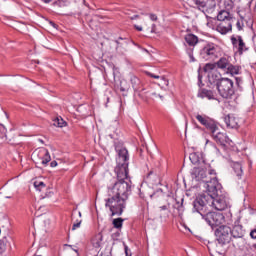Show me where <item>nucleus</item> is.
Returning a JSON list of instances; mask_svg holds the SVG:
<instances>
[{
	"mask_svg": "<svg viewBox=\"0 0 256 256\" xmlns=\"http://www.w3.org/2000/svg\"><path fill=\"white\" fill-rule=\"evenodd\" d=\"M38 155L42 158V165H47L49 161H51V156L49 155V151L45 148H42L39 152Z\"/></svg>",
	"mask_w": 256,
	"mask_h": 256,
	"instance_id": "obj_18",
	"label": "nucleus"
},
{
	"mask_svg": "<svg viewBox=\"0 0 256 256\" xmlns=\"http://www.w3.org/2000/svg\"><path fill=\"white\" fill-rule=\"evenodd\" d=\"M7 137V135H5V134H0V139H2V141H5V138Z\"/></svg>",
	"mask_w": 256,
	"mask_h": 256,
	"instance_id": "obj_48",
	"label": "nucleus"
},
{
	"mask_svg": "<svg viewBox=\"0 0 256 256\" xmlns=\"http://www.w3.org/2000/svg\"><path fill=\"white\" fill-rule=\"evenodd\" d=\"M208 175L212 176L209 179L204 180L206 192L202 193V195H211L212 197L221 193V184L219 183V180H217V172L215 169H209Z\"/></svg>",
	"mask_w": 256,
	"mask_h": 256,
	"instance_id": "obj_5",
	"label": "nucleus"
},
{
	"mask_svg": "<svg viewBox=\"0 0 256 256\" xmlns=\"http://www.w3.org/2000/svg\"><path fill=\"white\" fill-rule=\"evenodd\" d=\"M200 57L204 61H215L221 55V47L213 42H206L199 52Z\"/></svg>",
	"mask_w": 256,
	"mask_h": 256,
	"instance_id": "obj_4",
	"label": "nucleus"
},
{
	"mask_svg": "<svg viewBox=\"0 0 256 256\" xmlns=\"http://www.w3.org/2000/svg\"><path fill=\"white\" fill-rule=\"evenodd\" d=\"M212 139L223 149H227L229 145H231V139H229V136L225 132H221V129H219V126L215 128L211 132Z\"/></svg>",
	"mask_w": 256,
	"mask_h": 256,
	"instance_id": "obj_9",
	"label": "nucleus"
},
{
	"mask_svg": "<svg viewBox=\"0 0 256 256\" xmlns=\"http://www.w3.org/2000/svg\"><path fill=\"white\" fill-rule=\"evenodd\" d=\"M194 211L199 213L203 219H205L206 223L210 225V227H219V225H223L225 223V216L221 212H211L209 208H206L205 212H201V207H195Z\"/></svg>",
	"mask_w": 256,
	"mask_h": 256,
	"instance_id": "obj_3",
	"label": "nucleus"
},
{
	"mask_svg": "<svg viewBox=\"0 0 256 256\" xmlns=\"http://www.w3.org/2000/svg\"><path fill=\"white\" fill-rule=\"evenodd\" d=\"M71 3V0H56L53 2L54 7H67Z\"/></svg>",
	"mask_w": 256,
	"mask_h": 256,
	"instance_id": "obj_28",
	"label": "nucleus"
},
{
	"mask_svg": "<svg viewBox=\"0 0 256 256\" xmlns=\"http://www.w3.org/2000/svg\"><path fill=\"white\" fill-rule=\"evenodd\" d=\"M224 123H226V127L228 129H237L239 127V122H237V118L227 115L224 117Z\"/></svg>",
	"mask_w": 256,
	"mask_h": 256,
	"instance_id": "obj_16",
	"label": "nucleus"
},
{
	"mask_svg": "<svg viewBox=\"0 0 256 256\" xmlns=\"http://www.w3.org/2000/svg\"><path fill=\"white\" fill-rule=\"evenodd\" d=\"M131 13H133V11L131 10L126 11V14L128 15L129 19H131L132 21L135 19H139V15L137 14L131 15Z\"/></svg>",
	"mask_w": 256,
	"mask_h": 256,
	"instance_id": "obj_35",
	"label": "nucleus"
},
{
	"mask_svg": "<svg viewBox=\"0 0 256 256\" xmlns=\"http://www.w3.org/2000/svg\"><path fill=\"white\" fill-rule=\"evenodd\" d=\"M92 245L95 249H99L103 245V234L99 233L92 239Z\"/></svg>",
	"mask_w": 256,
	"mask_h": 256,
	"instance_id": "obj_22",
	"label": "nucleus"
},
{
	"mask_svg": "<svg viewBox=\"0 0 256 256\" xmlns=\"http://www.w3.org/2000/svg\"><path fill=\"white\" fill-rule=\"evenodd\" d=\"M120 91H121L122 93H125V91H129V88H125V87H123V86H120Z\"/></svg>",
	"mask_w": 256,
	"mask_h": 256,
	"instance_id": "obj_44",
	"label": "nucleus"
},
{
	"mask_svg": "<svg viewBox=\"0 0 256 256\" xmlns=\"http://www.w3.org/2000/svg\"><path fill=\"white\" fill-rule=\"evenodd\" d=\"M51 25H52L53 27H55V23L51 22Z\"/></svg>",
	"mask_w": 256,
	"mask_h": 256,
	"instance_id": "obj_53",
	"label": "nucleus"
},
{
	"mask_svg": "<svg viewBox=\"0 0 256 256\" xmlns=\"http://www.w3.org/2000/svg\"><path fill=\"white\" fill-rule=\"evenodd\" d=\"M147 75H149V77H152L153 79H160V77H161L160 75H155L151 72H148Z\"/></svg>",
	"mask_w": 256,
	"mask_h": 256,
	"instance_id": "obj_40",
	"label": "nucleus"
},
{
	"mask_svg": "<svg viewBox=\"0 0 256 256\" xmlns=\"http://www.w3.org/2000/svg\"><path fill=\"white\" fill-rule=\"evenodd\" d=\"M144 51H145L146 53H149V51H147V49H144Z\"/></svg>",
	"mask_w": 256,
	"mask_h": 256,
	"instance_id": "obj_55",
	"label": "nucleus"
},
{
	"mask_svg": "<svg viewBox=\"0 0 256 256\" xmlns=\"http://www.w3.org/2000/svg\"><path fill=\"white\" fill-rule=\"evenodd\" d=\"M152 27H155V24H153Z\"/></svg>",
	"mask_w": 256,
	"mask_h": 256,
	"instance_id": "obj_59",
	"label": "nucleus"
},
{
	"mask_svg": "<svg viewBox=\"0 0 256 256\" xmlns=\"http://www.w3.org/2000/svg\"><path fill=\"white\" fill-rule=\"evenodd\" d=\"M79 217H81V212H79Z\"/></svg>",
	"mask_w": 256,
	"mask_h": 256,
	"instance_id": "obj_58",
	"label": "nucleus"
},
{
	"mask_svg": "<svg viewBox=\"0 0 256 256\" xmlns=\"http://www.w3.org/2000/svg\"><path fill=\"white\" fill-rule=\"evenodd\" d=\"M81 223V220H77L72 226V231H75V229H79L81 227Z\"/></svg>",
	"mask_w": 256,
	"mask_h": 256,
	"instance_id": "obj_36",
	"label": "nucleus"
},
{
	"mask_svg": "<svg viewBox=\"0 0 256 256\" xmlns=\"http://www.w3.org/2000/svg\"><path fill=\"white\" fill-rule=\"evenodd\" d=\"M221 74H219L218 72H212L211 74L208 75V80L209 83H211L213 85V83H217L218 81H221Z\"/></svg>",
	"mask_w": 256,
	"mask_h": 256,
	"instance_id": "obj_23",
	"label": "nucleus"
},
{
	"mask_svg": "<svg viewBox=\"0 0 256 256\" xmlns=\"http://www.w3.org/2000/svg\"><path fill=\"white\" fill-rule=\"evenodd\" d=\"M231 43L233 45V49L237 51L239 55H243L245 51H249V48H247V45L245 44V41H243V37L241 36H232Z\"/></svg>",
	"mask_w": 256,
	"mask_h": 256,
	"instance_id": "obj_10",
	"label": "nucleus"
},
{
	"mask_svg": "<svg viewBox=\"0 0 256 256\" xmlns=\"http://www.w3.org/2000/svg\"><path fill=\"white\" fill-rule=\"evenodd\" d=\"M186 53L190 57V63H195V57L193 56V48H187Z\"/></svg>",
	"mask_w": 256,
	"mask_h": 256,
	"instance_id": "obj_34",
	"label": "nucleus"
},
{
	"mask_svg": "<svg viewBox=\"0 0 256 256\" xmlns=\"http://www.w3.org/2000/svg\"><path fill=\"white\" fill-rule=\"evenodd\" d=\"M189 159L193 165H197V163L201 161V157H199V154L197 153H191Z\"/></svg>",
	"mask_w": 256,
	"mask_h": 256,
	"instance_id": "obj_30",
	"label": "nucleus"
},
{
	"mask_svg": "<svg viewBox=\"0 0 256 256\" xmlns=\"http://www.w3.org/2000/svg\"><path fill=\"white\" fill-rule=\"evenodd\" d=\"M130 83H131L134 91H141V89H142L141 80L139 78H137V76L131 75Z\"/></svg>",
	"mask_w": 256,
	"mask_h": 256,
	"instance_id": "obj_19",
	"label": "nucleus"
},
{
	"mask_svg": "<svg viewBox=\"0 0 256 256\" xmlns=\"http://www.w3.org/2000/svg\"><path fill=\"white\" fill-rule=\"evenodd\" d=\"M50 167H57V161H52L50 163Z\"/></svg>",
	"mask_w": 256,
	"mask_h": 256,
	"instance_id": "obj_45",
	"label": "nucleus"
},
{
	"mask_svg": "<svg viewBox=\"0 0 256 256\" xmlns=\"http://www.w3.org/2000/svg\"><path fill=\"white\" fill-rule=\"evenodd\" d=\"M167 209H169V206L167 205L160 206V211H167Z\"/></svg>",
	"mask_w": 256,
	"mask_h": 256,
	"instance_id": "obj_43",
	"label": "nucleus"
},
{
	"mask_svg": "<svg viewBox=\"0 0 256 256\" xmlns=\"http://www.w3.org/2000/svg\"><path fill=\"white\" fill-rule=\"evenodd\" d=\"M150 19H151V21H157V15L150 14Z\"/></svg>",
	"mask_w": 256,
	"mask_h": 256,
	"instance_id": "obj_42",
	"label": "nucleus"
},
{
	"mask_svg": "<svg viewBox=\"0 0 256 256\" xmlns=\"http://www.w3.org/2000/svg\"><path fill=\"white\" fill-rule=\"evenodd\" d=\"M195 119L198 121V123H200L202 125V127H204V129H206V131H208L209 135L213 131H215V129H217V127L219 126L217 121H215V119L207 116V114L196 113Z\"/></svg>",
	"mask_w": 256,
	"mask_h": 256,
	"instance_id": "obj_7",
	"label": "nucleus"
},
{
	"mask_svg": "<svg viewBox=\"0 0 256 256\" xmlns=\"http://www.w3.org/2000/svg\"><path fill=\"white\" fill-rule=\"evenodd\" d=\"M250 237L251 239H256V229L251 230Z\"/></svg>",
	"mask_w": 256,
	"mask_h": 256,
	"instance_id": "obj_41",
	"label": "nucleus"
},
{
	"mask_svg": "<svg viewBox=\"0 0 256 256\" xmlns=\"http://www.w3.org/2000/svg\"><path fill=\"white\" fill-rule=\"evenodd\" d=\"M121 41H123V37H119L117 40H115V43L117 45L116 49H119V47H123V43H121Z\"/></svg>",
	"mask_w": 256,
	"mask_h": 256,
	"instance_id": "obj_37",
	"label": "nucleus"
},
{
	"mask_svg": "<svg viewBox=\"0 0 256 256\" xmlns=\"http://www.w3.org/2000/svg\"><path fill=\"white\" fill-rule=\"evenodd\" d=\"M162 79H163V81H164V84H165V85H168L169 82H168L167 80H165V78H163V77H162Z\"/></svg>",
	"mask_w": 256,
	"mask_h": 256,
	"instance_id": "obj_52",
	"label": "nucleus"
},
{
	"mask_svg": "<svg viewBox=\"0 0 256 256\" xmlns=\"http://www.w3.org/2000/svg\"><path fill=\"white\" fill-rule=\"evenodd\" d=\"M35 155H37V152H34V157H35Z\"/></svg>",
	"mask_w": 256,
	"mask_h": 256,
	"instance_id": "obj_57",
	"label": "nucleus"
},
{
	"mask_svg": "<svg viewBox=\"0 0 256 256\" xmlns=\"http://www.w3.org/2000/svg\"><path fill=\"white\" fill-rule=\"evenodd\" d=\"M216 241H218L219 245H227V243H231V228L229 226H219L215 230Z\"/></svg>",
	"mask_w": 256,
	"mask_h": 256,
	"instance_id": "obj_8",
	"label": "nucleus"
},
{
	"mask_svg": "<svg viewBox=\"0 0 256 256\" xmlns=\"http://www.w3.org/2000/svg\"><path fill=\"white\" fill-rule=\"evenodd\" d=\"M254 249H256V243L253 245Z\"/></svg>",
	"mask_w": 256,
	"mask_h": 256,
	"instance_id": "obj_56",
	"label": "nucleus"
},
{
	"mask_svg": "<svg viewBox=\"0 0 256 256\" xmlns=\"http://www.w3.org/2000/svg\"><path fill=\"white\" fill-rule=\"evenodd\" d=\"M230 235L234 239H241L245 235V230H243V226L235 222L232 229L230 228Z\"/></svg>",
	"mask_w": 256,
	"mask_h": 256,
	"instance_id": "obj_15",
	"label": "nucleus"
},
{
	"mask_svg": "<svg viewBox=\"0 0 256 256\" xmlns=\"http://www.w3.org/2000/svg\"><path fill=\"white\" fill-rule=\"evenodd\" d=\"M222 5L225 9L224 11H227L228 13L235 7L233 0H222Z\"/></svg>",
	"mask_w": 256,
	"mask_h": 256,
	"instance_id": "obj_24",
	"label": "nucleus"
},
{
	"mask_svg": "<svg viewBox=\"0 0 256 256\" xmlns=\"http://www.w3.org/2000/svg\"><path fill=\"white\" fill-rule=\"evenodd\" d=\"M215 67H217L216 63H207L204 66V71H205V73H209V71H213V69H215Z\"/></svg>",
	"mask_w": 256,
	"mask_h": 256,
	"instance_id": "obj_33",
	"label": "nucleus"
},
{
	"mask_svg": "<svg viewBox=\"0 0 256 256\" xmlns=\"http://www.w3.org/2000/svg\"><path fill=\"white\" fill-rule=\"evenodd\" d=\"M217 91L222 99H234L235 89L233 88V80L229 78H221L216 82Z\"/></svg>",
	"mask_w": 256,
	"mask_h": 256,
	"instance_id": "obj_6",
	"label": "nucleus"
},
{
	"mask_svg": "<svg viewBox=\"0 0 256 256\" xmlns=\"http://www.w3.org/2000/svg\"><path fill=\"white\" fill-rule=\"evenodd\" d=\"M6 199H11V196H7Z\"/></svg>",
	"mask_w": 256,
	"mask_h": 256,
	"instance_id": "obj_54",
	"label": "nucleus"
},
{
	"mask_svg": "<svg viewBox=\"0 0 256 256\" xmlns=\"http://www.w3.org/2000/svg\"><path fill=\"white\" fill-rule=\"evenodd\" d=\"M197 97H199L200 99H208L209 101H218L217 99V93H215L212 90H207L205 88H202L198 91Z\"/></svg>",
	"mask_w": 256,
	"mask_h": 256,
	"instance_id": "obj_14",
	"label": "nucleus"
},
{
	"mask_svg": "<svg viewBox=\"0 0 256 256\" xmlns=\"http://www.w3.org/2000/svg\"><path fill=\"white\" fill-rule=\"evenodd\" d=\"M129 151L126 148L118 150V164L114 171L117 179L108 184V198L105 199V207H109L112 217L123 215L127 205V199L131 195V180L129 177Z\"/></svg>",
	"mask_w": 256,
	"mask_h": 256,
	"instance_id": "obj_1",
	"label": "nucleus"
},
{
	"mask_svg": "<svg viewBox=\"0 0 256 256\" xmlns=\"http://www.w3.org/2000/svg\"><path fill=\"white\" fill-rule=\"evenodd\" d=\"M240 82H241V78H236L237 85H239Z\"/></svg>",
	"mask_w": 256,
	"mask_h": 256,
	"instance_id": "obj_51",
	"label": "nucleus"
},
{
	"mask_svg": "<svg viewBox=\"0 0 256 256\" xmlns=\"http://www.w3.org/2000/svg\"><path fill=\"white\" fill-rule=\"evenodd\" d=\"M134 27H135V29H137V31H143V27H141V26L135 25Z\"/></svg>",
	"mask_w": 256,
	"mask_h": 256,
	"instance_id": "obj_46",
	"label": "nucleus"
},
{
	"mask_svg": "<svg viewBox=\"0 0 256 256\" xmlns=\"http://www.w3.org/2000/svg\"><path fill=\"white\" fill-rule=\"evenodd\" d=\"M177 208L182 209L183 208V203H181V204L177 203Z\"/></svg>",
	"mask_w": 256,
	"mask_h": 256,
	"instance_id": "obj_50",
	"label": "nucleus"
},
{
	"mask_svg": "<svg viewBox=\"0 0 256 256\" xmlns=\"http://www.w3.org/2000/svg\"><path fill=\"white\" fill-rule=\"evenodd\" d=\"M232 30H233V18L217 23L216 31H218V33H221V35H227V33H229V31H232Z\"/></svg>",
	"mask_w": 256,
	"mask_h": 256,
	"instance_id": "obj_12",
	"label": "nucleus"
},
{
	"mask_svg": "<svg viewBox=\"0 0 256 256\" xmlns=\"http://www.w3.org/2000/svg\"><path fill=\"white\" fill-rule=\"evenodd\" d=\"M184 39L189 47H195L199 43V37L194 34H186Z\"/></svg>",
	"mask_w": 256,
	"mask_h": 256,
	"instance_id": "obj_17",
	"label": "nucleus"
},
{
	"mask_svg": "<svg viewBox=\"0 0 256 256\" xmlns=\"http://www.w3.org/2000/svg\"><path fill=\"white\" fill-rule=\"evenodd\" d=\"M209 169H212L211 166H209L206 170L201 168H194L192 170V175L195 176L196 181H203V183H205V180L213 176L209 174Z\"/></svg>",
	"mask_w": 256,
	"mask_h": 256,
	"instance_id": "obj_11",
	"label": "nucleus"
},
{
	"mask_svg": "<svg viewBox=\"0 0 256 256\" xmlns=\"http://www.w3.org/2000/svg\"><path fill=\"white\" fill-rule=\"evenodd\" d=\"M236 27H237L238 31H243V24L241 23V21H237Z\"/></svg>",
	"mask_w": 256,
	"mask_h": 256,
	"instance_id": "obj_39",
	"label": "nucleus"
},
{
	"mask_svg": "<svg viewBox=\"0 0 256 256\" xmlns=\"http://www.w3.org/2000/svg\"><path fill=\"white\" fill-rule=\"evenodd\" d=\"M155 97H159L163 101V95H157V93H152Z\"/></svg>",
	"mask_w": 256,
	"mask_h": 256,
	"instance_id": "obj_47",
	"label": "nucleus"
},
{
	"mask_svg": "<svg viewBox=\"0 0 256 256\" xmlns=\"http://www.w3.org/2000/svg\"><path fill=\"white\" fill-rule=\"evenodd\" d=\"M7 247H9V239L4 237L0 240V253H5V251H7Z\"/></svg>",
	"mask_w": 256,
	"mask_h": 256,
	"instance_id": "obj_25",
	"label": "nucleus"
},
{
	"mask_svg": "<svg viewBox=\"0 0 256 256\" xmlns=\"http://www.w3.org/2000/svg\"><path fill=\"white\" fill-rule=\"evenodd\" d=\"M234 173L237 177H241L243 175V166L239 162L233 164Z\"/></svg>",
	"mask_w": 256,
	"mask_h": 256,
	"instance_id": "obj_26",
	"label": "nucleus"
},
{
	"mask_svg": "<svg viewBox=\"0 0 256 256\" xmlns=\"http://www.w3.org/2000/svg\"><path fill=\"white\" fill-rule=\"evenodd\" d=\"M41 1H42V3L48 4V3H51L53 0H41Z\"/></svg>",
	"mask_w": 256,
	"mask_h": 256,
	"instance_id": "obj_49",
	"label": "nucleus"
},
{
	"mask_svg": "<svg viewBox=\"0 0 256 256\" xmlns=\"http://www.w3.org/2000/svg\"><path fill=\"white\" fill-rule=\"evenodd\" d=\"M113 226L115 227V229H121V227H123V218L114 219Z\"/></svg>",
	"mask_w": 256,
	"mask_h": 256,
	"instance_id": "obj_32",
	"label": "nucleus"
},
{
	"mask_svg": "<svg viewBox=\"0 0 256 256\" xmlns=\"http://www.w3.org/2000/svg\"><path fill=\"white\" fill-rule=\"evenodd\" d=\"M195 4L204 11H213L217 7V0H196Z\"/></svg>",
	"mask_w": 256,
	"mask_h": 256,
	"instance_id": "obj_13",
	"label": "nucleus"
},
{
	"mask_svg": "<svg viewBox=\"0 0 256 256\" xmlns=\"http://www.w3.org/2000/svg\"><path fill=\"white\" fill-rule=\"evenodd\" d=\"M226 71L227 73H230V75H239L240 68L239 66H234L230 64Z\"/></svg>",
	"mask_w": 256,
	"mask_h": 256,
	"instance_id": "obj_27",
	"label": "nucleus"
},
{
	"mask_svg": "<svg viewBox=\"0 0 256 256\" xmlns=\"http://www.w3.org/2000/svg\"><path fill=\"white\" fill-rule=\"evenodd\" d=\"M229 65H231V62H229V59L225 57L220 58L219 61L216 63L218 69H222L223 71H227Z\"/></svg>",
	"mask_w": 256,
	"mask_h": 256,
	"instance_id": "obj_21",
	"label": "nucleus"
},
{
	"mask_svg": "<svg viewBox=\"0 0 256 256\" xmlns=\"http://www.w3.org/2000/svg\"><path fill=\"white\" fill-rule=\"evenodd\" d=\"M66 125H67V122H65V120H63V118L57 117L56 119H54L55 127H65Z\"/></svg>",
	"mask_w": 256,
	"mask_h": 256,
	"instance_id": "obj_31",
	"label": "nucleus"
},
{
	"mask_svg": "<svg viewBox=\"0 0 256 256\" xmlns=\"http://www.w3.org/2000/svg\"><path fill=\"white\" fill-rule=\"evenodd\" d=\"M229 19H233V15H231V13L226 10H221L217 15L218 23H221L222 21H227Z\"/></svg>",
	"mask_w": 256,
	"mask_h": 256,
	"instance_id": "obj_20",
	"label": "nucleus"
},
{
	"mask_svg": "<svg viewBox=\"0 0 256 256\" xmlns=\"http://www.w3.org/2000/svg\"><path fill=\"white\" fill-rule=\"evenodd\" d=\"M125 252H126V255H127V249L125 250Z\"/></svg>",
	"mask_w": 256,
	"mask_h": 256,
	"instance_id": "obj_60",
	"label": "nucleus"
},
{
	"mask_svg": "<svg viewBox=\"0 0 256 256\" xmlns=\"http://www.w3.org/2000/svg\"><path fill=\"white\" fill-rule=\"evenodd\" d=\"M209 144L212 145V147H214L216 153H220L219 148H217V146L213 142L207 140L206 145H209Z\"/></svg>",
	"mask_w": 256,
	"mask_h": 256,
	"instance_id": "obj_38",
	"label": "nucleus"
},
{
	"mask_svg": "<svg viewBox=\"0 0 256 256\" xmlns=\"http://www.w3.org/2000/svg\"><path fill=\"white\" fill-rule=\"evenodd\" d=\"M193 207H200L201 213H205L207 209L213 207L216 211H225L227 209V197L221 194L211 196L209 194H200L196 201L193 202Z\"/></svg>",
	"mask_w": 256,
	"mask_h": 256,
	"instance_id": "obj_2",
	"label": "nucleus"
},
{
	"mask_svg": "<svg viewBox=\"0 0 256 256\" xmlns=\"http://www.w3.org/2000/svg\"><path fill=\"white\" fill-rule=\"evenodd\" d=\"M34 187L37 191H43V189H45V187H47V186L45 185V182H43L41 180H35Z\"/></svg>",
	"mask_w": 256,
	"mask_h": 256,
	"instance_id": "obj_29",
	"label": "nucleus"
}]
</instances>
